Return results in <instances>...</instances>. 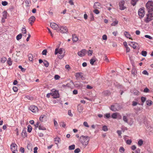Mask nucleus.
<instances>
[{
    "label": "nucleus",
    "mask_w": 153,
    "mask_h": 153,
    "mask_svg": "<svg viewBox=\"0 0 153 153\" xmlns=\"http://www.w3.org/2000/svg\"><path fill=\"white\" fill-rule=\"evenodd\" d=\"M50 26L54 30H57L59 28L58 25L55 23H51Z\"/></svg>",
    "instance_id": "obj_11"
},
{
    "label": "nucleus",
    "mask_w": 153,
    "mask_h": 153,
    "mask_svg": "<svg viewBox=\"0 0 153 153\" xmlns=\"http://www.w3.org/2000/svg\"><path fill=\"white\" fill-rule=\"evenodd\" d=\"M1 4L3 6H5L8 4V3L7 1H2L1 2Z\"/></svg>",
    "instance_id": "obj_45"
},
{
    "label": "nucleus",
    "mask_w": 153,
    "mask_h": 153,
    "mask_svg": "<svg viewBox=\"0 0 153 153\" xmlns=\"http://www.w3.org/2000/svg\"><path fill=\"white\" fill-rule=\"evenodd\" d=\"M131 44L132 45V48L134 49H135L136 48L137 46L135 44L136 43L133 42H131ZM129 45L131 46V45H130V44H129Z\"/></svg>",
    "instance_id": "obj_23"
},
{
    "label": "nucleus",
    "mask_w": 153,
    "mask_h": 153,
    "mask_svg": "<svg viewBox=\"0 0 153 153\" xmlns=\"http://www.w3.org/2000/svg\"><path fill=\"white\" fill-rule=\"evenodd\" d=\"M43 63L45 67H48L49 66V63L47 61L45 60L43 62Z\"/></svg>",
    "instance_id": "obj_28"
},
{
    "label": "nucleus",
    "mask_w": 153,
    "mask_h": 153,
    "mask_svg": "<svg viewBox=\"0 0 153 153\" xmlns=\"http://www.w3.org/2000/svg\"><path fill=\"white\" fill-rule=\"evenodd\" d=\"M37 149H38V148L36 147H35L34 149V153H37Z\"/></svg>",
    "instance_id": "obj_64"
},
{
    "label": "nucleus",
    "mask_w": 153,
    "mask_h": 153,
    "mask_svg": "<svg viewBox=\"0 0 153 153\" xmlns=\"http://www.w3.org/2000/svg\"><path fill=\"white\" fill-rule=\"evenodd\" d=\"M29 60L30 61H32L33 60V56L32 54H30L28 55Z\"/></svg>",
    "instance_id": "obj_32"
},
{
    "label": "nucleus",
    "mask_w": 153,
    "mask_h": 153,
    "mask_svg": "<svg viewBox=\"0 0 153 153\" xmlns=\"http://www.w3.org/2000/svg\"><path fill=\"white\" fill-rule=\"evenodd\" d=\"M68 114L71 117H72L73 116V114L71 113V111L70 110H69L68 111Z\"/></svg>",
    "instance_id": "obj_61"
},
{
    "label": "nucleus",
    "mask_w": 153,
    "mask_h": 153,
    "mask_svg": "<svg viewBox=\"0 0 153 153\" xmlns=\"http://www.w3.org/2000/svg\"><path fill=\"white\" fill-rule=\"evenodd\" d=\"M118 21H117L116 20L115 21L113 22L111 24V25L112 26H115V25H117L118 24Z\"/></svg>",
    "instance_id": "obj_41"
},
{
    "label": "nucleus",
    "mask_w": 153,
    "mask_h": 153,
    "mask_svg": "<svg viewBox=\"0 0 153 153\" xmlns=\"http://www.w3.org/2000/svg\"><path fill=\"white\" fill-rule=\"evenodd\" d=\"M88 56H91L93 53V51L91 50H89L88 51Z\"/></svg>",
    "instance_id": "obj_47"
},
{
    "label": "nucleus",
    "mask_w": 153,
    "mask_h": 153,
    "mask_svg": "<svg viewBox=\"0 0 153 153\" xmlns=\"http://www.w3.org/2000/svg\"><path fill=\"white\" fill-rule=\"evenodd\" d=\"M80 151L79 149L77 148L74 151V153H79Z\"/></svg>",
    "instance_id": "obj_51"
},
{
    "label": "nucleus",
    "mask_w": 153,
    "mask_h": 153,
    "mask_svg": "<svg viewBox=\"0 0 153 153\" xmlns=\"http://www.w3.org/2000/svg\"><path fill=\"white\" fill-rule=\"evenodd\" d=\"M125 1H124L122 0L119 3V7L120 9L122 10L125 9L126 7L124 5Z\"/></svg>",
    "instance_id": "obj_12"
},
{
    "label": "nucleus",
    "mask_w": 153,
    "mask_h": 153,
    "mask_svg": "<svg viewBox=\"0 0 153 153\" xmlns=\"http://www.w3.org/2000/svg\"><path fill=\"white\" fill-rule=\"evenodd\" d=\"M39 130H46V128L45 127L41 126H39Z\"/></svg>",
    "instance_id": "obj_46"
},
{
    "label": "nucleus",
    "mask_w": 153,
    "mask_h": 153,
    "mask_svg": "<svg viewBox=\"0 0 153 153\" xmlns=\"http://www.w3.org/2000/svg\"><path fill=\"white\" fill-rule=\"evenodd\" d=\"M145 37L146 38H148L150 39H153L152 37L151 36H150L149 35H145Z\"/></svg>",
    "instance_id": "obj_56"
},
{
    "label": "nucleus",
    "mask_w": 153,
    "mask_h": 153,
    "mask_svg": "<svg viewBox=\"0 0 153 153\" xmlns=\"http://www.w3.org/2000/svg\"><path fill=\"white\" fill-rule=\"evenodd\" d=\"M60 30L62 33H67L68 32V29L66 27H61L60 28Z\"/></svg>",
    "instance_id": "obj_10"
},
{
    "label": "nucleus",
    "mask_w": 153,
    "mask_h": 153,
    "mask_svg": "<svg viewBox=\"0 0 153 153\" xmlns=\"http://www.w3.org/2000/svg\"><path fill=\"white\" fill-rule=\"evenodd\" d=\"M102 39L104 40H106L107 39V36L106 35H104L102 36Z\"/></svg>",
    "instance_id": "obj_58"
},
{
    "label": "nucleus",
    "mask_w": 153,
    "mask_h": 153,
    "mask_svg": "<svg viewBox=\"0 0 153 153\" xmlns=\"http://www.w3.org/2000/svg\"><path fill=\"white\" fill-rule=\"evenodd\" d=\"M96 61L95 58H93L90 60V63L92 65H94V63Z\"/></svg>",
    "instance_id": "obj_26"
},
{
    "label": "nucleus",
    "mask_w": 153,
    "mask_h": 153,
    "mask_svg": "<svg viewBox=\"0 0 153 153\" xmlns=\"http://www.w3.org/2000/svg\"><path fill=\"white\" fill-rule=\"evenodd\" d=\"M148 12V14L147 15V18L145 20V21L147 23L149 22L153 19V12Z\"/></svg>",
    "instance_id": "obj_3"
},
{
    "label": "nucleus",
    "mask_w": 153,
    "mask_h": 153,
    "mask_svg": "<svg viewBox=\"0 0 153 153\" xmlns=\"http://www.w3.org/2000/svg\"><path fill=\"white\" fill-rule=\"evenodd\" d=\"M124 35H125V36L127 38H128L132 40V38L130 37L131 36L130 34L127 31H125L124 32Z\"/></svg>",
    "instance_id": "obj_16"
},
{
    "label": "nucleus",
    "mask_w": 153,
    "mask_h": 153,
    "mask_svg": "<svg viewBox=\"0 0 153 153\" xmlns=\"http://www.w3.org/2000/svg\"><path fill=\"white\" fill-rule=\"evenodd\" d=\"M93 12L97 14H98L100 13L99 11L97 9L94 10H93Z\"/></svg>",
    "instance_id": "obj_49"
},
{
    "label": "nucleus",
    "mask_w": 153,
    "mask_h": 153,
    "mask_svg": "<svg viewBox=\"0 0 153 153\" xmlns=\"http://www.w3.org/2000/svg\"><path fill=\"white\" fill-rule=\"evenodd\" d=\"M27 135V133L25 131L23 130L22 133V135L23 136H26Z\"/></svg>",
    "instance_id": "obj_48"
},
{
    "label": "nucleus",
    "mask_w": 153,
    "mask_h": 153,
    "mask_svg": "<svg viewBox=\"0 0 153 153\" xmlns=\"http://www.w3.org/2000/svg\"><path fill=\"white\" fill-rule=\"evenodd\" d=\"M138 15L140 18H142L144 15L145 12L143 8H141L139 10Z\"/></svg>",
    "instance_id": "obj_5"
},
{
    "label": "nucleus",
    "mask_w": 153,
    "mask_h": 153,
    "mask_svg": "<svg viewBox=\"0 0 153 153\" xmlns=\"http://www.w3.org/2000/svg\"><path fill=\"white\" fill-rule=\"evenodd\" d=\"M54 141L56 144H58L60 141V139L59 137H56L54 139Z\"/></svg>",
    "instance_id": "obj_20"
},
{
    "label": "nucleus",
    "mask_w": 153,
    "mask_h": 153,
    "mask_svg": "<svg viewBox=\"0 0 153 153\" xmlns=\"http://www.w3.org/2000/svg\"><path fill=\"white\" fill-rule=\"evenodd\" d=\"M89 140V137L88 136L82 135L80 137V141L82 145L85 146H86L88 144Z\"/></svg>",
    "instance_id": "obj_1"
},
{
    "label": "nucleus",
    "mask_w": 153,
    "mask_h": 153,
    "mask_svg": "<svg viewBox=\"0 0 153 153\" xmlns=\"http://www.w3.org/2000/svg\"><path fill=\"white\" fill-rule=\"evenodd\" d=\"M83 110V107L81 106L78 105L77 107V110L78 112L80 113L82 112Z\"/></svg>",
    "instance_id": "obj_21"
},
{
    "label": "nucleus",
    "mask_w": 153,
    "mask_h": 153,
    "mask_svg": "<svg viewBox=\"0 0 153 153\" xmlns=\"http://www.w3.org/2000/svg\"><path fill=\"white\" fill-rule=\"evenodd\" d=\"M87 53V51L85 49H83L77 53L78 55L80 57L84 56Z\"/></svg>",
    "instance_id": "obj_6"
},
{
    "label": "nucleus",
    "mask_w": 153,
    "mask_h": 153,
    "mask_svg": "<svg viewBox=\"0 0 153 153\" xmlns=\"http://www.w3.org/2000/svg\"><path fill=\"white\" fill-rule=\"evenodd\" d=\"M27 148L30 151H31L32 150V147L31 146L30 144H28L27 146Z\"/></svg>",
    "instance_id": "obj_39"
},
{
    "label": "nucleus",
    "mask_w": 153,
    "mask_h": 153,
    "mask_svg": "<svg viewBox=\"0 0 153 153\" xmlns=\"http://www.w3.org/2000/svg\"><path fill=\"white\" fill-rule=\"evenodd\" d=\"M64 54H60V55L58 56V58L59 59H62L63 57L64 56Z\"/></svg>",
    "instance_id": "obj_63"
},
{
    "label": "nucleus",
    "mask_w": 153,
    "mask_h": 153,
    "mask_svg": "<svg viewBox=\"0 0 153 153\" xmlns=\"http://www.w3.org/2000/svg\"><path fill=\"white\" fill-rule=\"evenodd\" d=\"M83 125L85 127H89V126L86 122H84L83 123Z\"/></svg>",
    "instance_id": "obj_59"
},
{
    "label": "nucleus",
    "mask_w": 153,
    "mask_h": 153,
    "mask_svg": "<svg viewBox=\"0 0 153 153\" xmlns=\"http://www.w3.org/2000/svg\"><path fill=\"white\" fill-rule=\"evenodd\" d=\"M60 125L61 126L65 128L66 126V124L64 122H62L60 123Z\"/></svg>",
    "instance_id": "obj_40"
},
{
    "label": "nucleus",
    "mask_w": 153,
    "mask_h": 153,
    "mask_svg": "<svg viewBox=\"0 0 153 153\" xmlns=\"http://www.w3.org/2000/svg\"><path fill=\"white\" fill-rule=\"evenodd\" d=\"M102 94L104 96H107L111 94V93L108 90H106L103 91L102 93Z\"/></svg>",
    "instance_id": "obj_18"
},
{
    "label": "nucleus",
    "mask_w": 153,
    "mask_h": 153,
    "mask_svg": "<svg viewBox=\"0 0 153 153\" xmlns=\"http://www.w3.org/2000/svg\"><path fill=\"white\" fill-rule=\"evenodd\" d=\"M19 68L20 69H21V71H22V72H24V71H25V69H24V68H23L22 67V66L21 65H19Z\"/></svg>",
    "instance_id": "obj_52"
},
{
    "label": "nucleus",
    "mask_w": 153,
    "mask_h": 153,
    "mask_svg": "<svg viewBox=\"0 0 153 153\" xmlns=\"http://www.w3.org/2000/svg\"><path fill=\"white\" fill-rule=\"evenodd\" d=\"M118 115H119L118 113L116 112L112 114L111 117L113 119H116L117 118V116Z\"/></svg>",
    "instance_id": "obj_22"
},
{
    "label": "nucleus",
    "mask_w": 153,
    "mask_h": 153,
    "mask_svg": "<svg viewBox=\"0 0 153 153\" xmlns=\"http://www.w3.org/2000/svg\"><path fill=\"white\" fill-rule=\"evenodd\" d=\"M152 102L150 100H147L146 101V104L149 106L151 105L152 103Z\"/></svg>",
    "instance_id": "obj_34"
},
{
    "label": "nucleus",
    "mask_w": 153,
    "mask_h": 153,
    "mask_svg": "<svg viewBox=\"0 0 153 153\" xmlns=\"http://www.w3.org/2000/svg\"><path fill=\"white\" fill-rule=\"evenodd\" d=\"M63 49L62 48H60L59 49L56 48L55 49V54L56 55L57 53H59V54H62V53Z\"/></svg>",
    "instance_id": "obj_14"
},
{
    "label": "nucleus",
    "mask_w": 153,
    "mask_h": 153,
    "mask_svg": "<svg viewBox=\"0 0 153 153\" xmlns=\"http://www.w3.org/2000/svg\"><path fill=\"white\" fill-rule=\"evenodd\" d=\"M147 54V52L146 51H142L141 52V55L145 57Z\"/></svg>",
    "instance_id": "obj_33"
},
{
    "label": "nucleus",
    "mask_w": 153,
    "mask_h": 153,
    "mask_svg": "<svg viewBox=\"0 0 153 153\" xmlns=\"http://www.w3.org/2000/svg\"><path fill=\"white\" fill-rule=\"evenodd\" d=\"M75 76L77 79L81 78L82 80L85 79V77L83 76V74L82 73H76Z\"/></svg>",
    "instance_id": "obj_8"
},
{
    "label": "nucleus",
    "mask_w": 153,
    "mask_h": 153,
    "mask_svg": "<svg viewBox=\"0 0 153 153\" xmlns=\"http://www.w3.org/2000/svg\"><path fill=\"white\" fill-rule=\"evenodd\" d=\"M143 74L145 75H148L149 73L146 70H144L143 72Z\"/></svg>",
    "instance_id": "obj_62"
},
{
    "label": "nucleus",
    "mask_w": 153,
    "mask_h": 153,
    "mask_svg": "<svg viewBox=\"0 0 153 153\" xmlns=\"http://www.w3.org/2000/svg\"><path fill=\"white\" fill-rule=\"evenodd\" d=\"M138 1V0H131V4L133 6H134Z\"/></svg>",
    "instance_id": "obj_24"
},
{
    "label": "nucleus",
    "mask_w": 153,
    "mask_h": 153,
    "mask_svg": "<svg viewBox=\"0 0 153 153\" xmlns=\"http://www.w3.org/2000/svg\"><path fill=\"white\" fill-rule=\"evenodd\" d=\"M7 63L10 66L12 64V61L11 60L10 58H9L7 61Z\"/></svg>",
    "instance_id": "obj_31"
},
{
    "label": "nucleus",
    "mask_w": 153,
    "mask_h": 153,
    "mask_svg": "<svg viewBox=\"0 0 153 153\" xmlns=\"http://www.w3.org/2000/svg\"><path fill=\"white\" fill-rule=\"evenodd\" d=\"M7 13L6 11H4L3 12V16L4 19H6Z\"/></svg>",
    "instance_id": "obj_37"
},
{
    "label": "nucleus",
    "mask_w": 153,
    "mask_h": 153,
    "mask_svg": "<svg viewBox=\"0 0 153 153\" xmlns=\"http://www.w3.org/2000/svg\"><path fill=\"white\" fill-rule=\"evenodd\" d=\"M148 12H153V1H149L146 4Z\"/></svg>",
    "instance_id": "obj_2"
},
{
    "label": "nucleus",
    "mask_w": 153,
    "mask_h": 153,
    "mask_svg": "<svg viewBox=\"0 0 153 153\" xmlns=\"http://www.w3.org/2000/svg\"><path fill=\"white\" fill-rule=\"evenodd\" d=\"M123 120L126 123H128V119L127 117L126 116H123Z\"/></svg>",
    "instance_id": "obj_25"
},
{
    "label": "nucleus",
    "mask_w": 153,
    "mask_h": 153,
    "mask_svg": "<svg viewBox=\"0 0 153 153\" xmlns=\"http://www.w3.org/2000/svg\"><path fill=\"white\" fill-rule=\"evenodd\" d=\"M143 91L145 93H147L149 92V90L147 88H145L144 90Z\"/></svg>",
    "instance_id": "obj_53"
},
{
    "label": "nucleus",
    "mask_w": 153,
    "mask_h": 153,
    "mask_svg": "<svg viewBox=\"0 0 153 153\" xmlns=\"http://www.w3.org/2000/svg\"><path fill=\"white\" fill-rule=\"evenodd\" d=\"M78 39V38L76 35L74 34L72 35V40L73 42H76Z\"/></svg>",
    "instance_id": "obj_19"
},
{
    "label": "nucleus",
    "mask_w": 153,
    "mask_h": 153,
    "mask_svg": "<svg viewBox=\"0 0 153 153\" xmlns=\"http://www.w3.org/2000/svg\"><path fill=\"white\" fill-rule=\"evenodd\" d=\"M22 35L21 33L19 34L16 37V39L17 40H19L22 38Z\"/></svg>",
    "instance_id": "obj_29"
},
{
    "label": "nucleus",
    "mask_w": 153,
    "mask_h": 153,
    "mask_svg": "<svg viewBox=\"0 0 153 153\" xmlns=\"http://www.w3.org/2000/svg\"><path fill=\"white\" fill-rule=\"evenodd\" d=\"M125 151L124 148L123 147H120L119 149V151L120 152L123 153Z\"/></svg>",
    "instance_id": "obj_42"
},
{
    "label": "nucleus",
    "mask_w": 153,
    "mask_h": 153,
    "mask_svg": "<svg viewBox=\"0 0 153 153\" xmlns=\"http://www.w3.org/2000/svg\"><path fill=\"white\" fill-rule=\"evenodd\" d=\"M75 148V145H72L68 147L69 149L70 150L74 149Z\"/></svg>",
    "instance_id": "obj_30"
},
{
    "label": "nucleus",
    "mask_w": 153,
    "mask_h": 153,
    "mask_svg": "<svg viewBox=\"0 0 153 153\" xmlns=\"http://www.w3.org/2000/svg\"><path fill=\"white\" fill-rule=\"evenodd\" d=\"M60 78V76L57 75H56L54 76V79L56 80L59 79Z\"/></svg>",
    "instance_id": "obj_55"
},
{
    "label": "nucleus",
    "mask_w": 153,
    "mask_h": 153,
    "mask_svg": "<svg viewBox=\"0 0 153 153\" xmlns=\"http://www.w3.org/2000/svg\"><path fill=\"white\" fill-rule=\"evenodd\" d=\"M32 130V127L30 125H28L27 126V131L28 132H30Z\"/></svg>",
    "instance_id": "obj_35"
},
{
    "label": "nucleus",
    "mask_w": 153,
    "mask_h": 153,
    "mask_svg": "<svg viewBox=\"0 0 153 153\" xmlns=\"http://www.w3.org/2000/svg\"><path fill=\"white\" fill-rule=\"evenodd\" d=\"M45 117H46V116L45 115L43 114V115H41L39 118L40 121H41V122H43V119Z\"/></svg>",
    "instance_id": "obj_36"
},
{
    "label": "nucleus",
    "mask_w": 153,
    "mask_h": 153,
    "mask_svg": "<svg viewBox=\"0 0 153 153\" xmlns=\"http://www.w3.org/2000/svg\"><path fill=\"white\" fill-rule=\"evenodd\" d=\"M120 109V105L117 103H116L114 105H112L111 106V110L114 111H119Z\"/></svg>",
    "instance_id": "obj_4"
},
{
    "label": "nucleus",
    "mask_w": 153,
    "mask_h": 153,
    "mask_svg": "<svg viewBox=\"0 0 153 153\" xmlns=\"http://www.w3.org/2000/svg\"><path fill=\"white\" fill-rule=\"evenodd\" d=\"M29 109L33 113H36L38 111V108L34 105L30 106L29 107Z\"/></svg>",
    "instance_id": "obj_7"
},
{
    "label": "nucleus",
    "mask_w": 153,
    "mask_h": 153,
    "mask_svg": "<svg viewBox=\"0 0 153 153\" xmlns=\"http://www.w3.org/2000/svg\"><path fill=\"white\" fill-rule=\"evenodd\" d=\"M51 95L53 96V97L54 98H56L59 97V94L58 91L56 90H55L51 93Z\"/></svg>",
    "instance_id": "obj_9"
},
{
    "label": "nucleus",
    "mask_w": 153,
    "mask_h": 153,
    "mask_svg": "<svg viewBox=\"0 0 153 153\" xmlns=\"http://www.w3.org/2000/svg\"><path fill=\"white\" fill-rule=\"evenodd\" d=\"M36 19V18L34 16H32L28 19V22L31 25L33 23Z\"/></svg>",
    "instance_id": "obj_13"
},
{
    "label": "nucleus",
    "mask_w": 153,
    "mask_h": 153,
    "mask_svg": "<svg viewBox=\"0 0 153 153\" xmlns=\"http://www.w3.org/2000/svg\"><path fill=\"white\" fill-rule=\"evenodd\" d=\"M13 90L15 92H16L18 91L17 88L16 86H13Z\"/></svg>",
    "instance_id": "obj_57"
},
{
    "label": "nucleus",
    "mask_w": 153,
    "mask_h": 153,
    "mask_svg": "<svg viewBox=\"0 0 153 153\" xmlns=\"http://www.w3.org/2000/svg\"><path fill=\"white\" fill-rule=\"evenodd\" d=\"M10 147L12 151H16V152H17V145L16 144H12L11 145Z\"/></svg>",
    "instance_id": "obj_15"
},
{
    "label": "nucleus",
    "mask_w": 153,
    "mask_h": 153,
    "mask_svg": "<svg viewBox=\"0 0 153 153\" xmlns=\"http://www.w3.org/2000/svg\"><path fill=\"white\" fill-rule=\"evenodd\" d=\"M47 52V51L46 49H45L43 50L42 52V54L43 55H46Z\"/></svg>",
    "instance_id": "obj_54"
},
{
    "label": "nucleus",
    "mask_w": 153,
    "mask_h": 153,
    "mask_svg": "<svg viewBox=\"0 0 153 153\" xmlns=\"http://www.w3.org/2000/svg\"><path fill=\"white\" fill-rule=\"evenodd\" d=\"M7 60V58L5 57H3L1 58V62L2 63H4Z\"/></svg>",
    "instance_id": "obj_27"
},
{
    "label": "nucleus",
    "mask_w": 153,
    "mask_h": 153,
    "mask_svg": "<svg viewBox=\"0 0 153 153\" xmlns=\"http://www.w3.org/2000/svg\"><path fill=\"white\" fill-rule=\"evenodd\" d=\"M143 143V140L141 139H140L139 140L138 142V145L140 146H141L142 145Z\"/></svg>",
    "instance_id": "obj_38"
},
{
    "label": "nucleus",
    "mask_w": 153,
    "mask_h": 153,
    "mask_svg": "<svg viewBox=\"0 0 153 153\" xmlns=\"http://www.w3.org/2000/svg\"><path fill=\"white\" fill-rule=\"evenodd\" d=\"M100 4L98 2H96L94 3V9L99 8L100 7Z\"/></svg>",
    "instance_id": "obj_17"
},
{
    "label": "nucleus",
    "mask_w": 153,
    "mask_h": 153,
    "mask_svg": "<svg viewBox=\"0 0 153 153\" xmlns=\"http://www.w3.org/2000/svg\"><path fill=\"white\" fill-rule=\"evenodd\" d=\"M146 98L143 97H142L141 98V100L143 102H144L146 100Z\"/></svg>",
    "instance_id": "obj_50"
},
{
    "label": "nucleus",
    "mask_w": 153,
    "mask_h": 153,
    "mask_svg": "<svg viewBox=\"0 0 153 153\" xmlns=\"http://www.w3.org/2000/svg\"><path fill=\"white\" fill-rule=\"evenodd\" d=\"M131 143V140H128L126 141V143L128 145H130Z\"/></svg>",
    "instance_id": "obj_60"
},
{
    "label": "nucleus",
    "mask_w": 153,
    "mask_h": 153,
    "mask_svg": "<svg viewBox=\"0 0 153 153\" xmlns=\"http://www.w3.org/2000/svg\"><path fill=\"white\" fill-rule=\"evenodd\" d=\"M102 130L105 131H108V128L106 126H104L102 127Z\"/></svg>",
    "instance_id": "obj_44"
},
{
    "label": "nucleus",
    "mask_w": 153,
    "mask_h": 153,
    "mask_svg": "<svg viewBox=\"0 0 153 153\" xmlns=\"http://www.w3.org/2000/svg\"><path fill=\"white\" fill-rule=\"evenodd\" d=\"M22 33L23 34H26L27 33L26 29L25 27H22Z\"/></svg>",
    "instance_id": "obj_43"
}]
</instances>
